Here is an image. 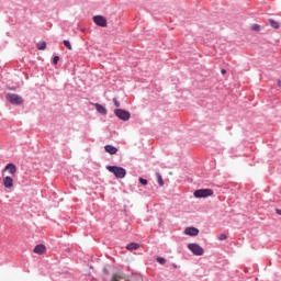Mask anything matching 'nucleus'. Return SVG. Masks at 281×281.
<instances>
[{
  "instance_id": "obj_1",
  "label": "nucleus",
  "mask_w": 281,
  "mask_h": 281,
  "mask_svg": "<svg viewBox=\"0 0 281 281\" xmlns=\"http://www.w3.org/2000/svg\"><path fill=\"white\" fill-rule=\"evenodd\" d=\"M106 170H109V172H112V175H114V177H116V179H124V177H126V169H124L122 167L108 166Z\"/></svg>"
},
{
  "instance_id": "obj_2",
  "label": "nucleus",
  "mask_w": 281,
  "mask_h": 281,
  "mask_svg": "<svg viewBox=\"0 0 281 281\" xmlns=\"http://www.w3.org/2000/svg\"><path fill=\"white\" fill-rule=\"evenodd\" d=\"M212 194H214L212 189H200L195 190L193 193L195 199H207V196H212Z\"/></svg>"
},
{
  "instance_id": "obj_3",
  "label": "nucleus",
  "mask_w": 281,
  "mask_h": 281,
  "mask_svg": "<svg viewBox=\"0 0 281 281\" xmlns=\"http://www.w3.org/2000/svg\"><path fill=\"white\" fill-rule=\"evenodd\" d=\"M188 249L193 252V256H203L205 250L199 244H189Z\"/></svg>"
},
{
  "instance_id": "obj_4",
  "label": "nucleus",
  "mask_w": 281,
  "mask_h": 281,
  "mask_svg": "<svg viewBox=\"0 0 281 281\" xmlns=\"http://www.w3.org/2000/svg\"><path fill=\"white\" fill-rule=\"evenodd\" d=\"M116 117H119V120H123V122H128V120H131V112L123 110V109H117L114 111Z\"/></svg>"
},
{
  "instance_id": "obj_5",
  "label": "nucleus",
  "mask_w": 281,
  "mask_h": 281,
  "mask_svg": "<svg viewBox=\"0 0 281 281\" xmlns=\"http://www.w3.org/2000/svg\"><path fill=\"white\" fill-rule=\"evenodd\" d=\"M7 100L10 104H23V98L19 94L9 93L7 94Z\"/></svg>"
},
{
  "instance_id": "obj_6",
  "label": "nucleus",
  "mask_w": 281,
  "mask_h": 281,
  "mask_svg": "<svg viewBox=\"0 0 281 281\" xmlns=\"http://www.w3.org/2000/svg\"><path fill=\"white\" fill-rule=\"evenodd\" d=\"M93 22L99 27H106V25H108L106 18H104L103 15H94L93 16Z\"/></svg>"
},
{
  "instance_id": "obj_7",
  "label": "nucleus",
  "mask_w": 281,
  "mask_h": 281,
  "mask_svg": "<svg viewBox=\"0 0 281 281\" xmlns=\"http://www.w3.org/2000/svg\"><path fill=\"white\" fill-rule=\"evenodd\" d=\"M34 254H37L38 256H43L45 254H47V247H45V245L40 244L37 246H35L34 248Z\"/></svg>"
},
{
  "instance_id": "obj_8",
  "label": "nucleus",
  "mask_w": 281,
  "mask_h": 281,
  "mask_svg": "<svg viewBox=\"0 0 281 281\" xmlns=\"http://www.w3.org/2000/svg\"><path fill=\"white\" fill-rule=\"evenodd\" d=\"M3 186L7 189L14 188V180L10 176H7L3 178Z\"/></svg>"
},
{
  "instance_id": "obj_9",
  "label": "nucleus",
  "mask_w": 281,
  "mask_h": 281,
  "mask_svg": "<svg viewBox=\"0 0 281 281\" xmlns=\"http://www.w3.org/2000/svg\"><path fill=\"white\" fill-rule=\"evenodd\" d=\"M184 234L187 236H199V228H196V227H187L184 229Z\"/></svg>"
},
{
  "instance_id": "obj_10",
  "label": "nucleus",
  "mask_w": 281,
  "mask_h": 281,
  "mask_svg": "<svg viewBox=\"0 0 281 281\" xmlns=\"http://www.w3.org/2000/svg\"><path fill=\"white\" fill-rule=\"evenodd\" d=\"M4 170L7 172H9V175H12V177H14V175H16V165L14 164H8L4 168Z\"/></svg>"
},
{
  "instance_id": "obj_11",
  "label": "nucleus",
  "mask_w": 281,
  "mask_h": 281,
  "mask_svg": "<svg viewBox=\"0 0 281 281\" xmlns=\"http://www.w3.org/2000/svg\"><path fill=\"white\" fill-rule=\"evenodd\" d=\"M111 281H128V278L124 273H116L112 276Z\"/></svg>"
},
{
  "instance_id": "obj_12",
  "label": "nucleus",
  "mask_w": 281,
  "mask_h": 281,
  "mask_svg": "<svg viewBox=\"0 0 281 281\" xmlns=\"http://www.w3.org/2000/svg\"><path fill=\"white\" fill-rule=\"evenodd\" d=\"M104 150H105V153H109V155L117 154V149L115 148V146H112V145H105Z\"/></svg>"
},
{
  "instance_id": "obj_13",
  "label": "nucleus",
  "mask_w": 281,
  "mask_h": 281,
  "mask_svg": "<svg viewBox=\"0 0 281 281\" xmlns=\"http://www.w3.org/2000/svg\"><path fill=\"white\" fill-rule=\"evenodd\" d=\"M95 110L101 114V115H106L108 111L106 108H104V105L100 104V103H95L94 104Z\"/></svg>"
},
{
  "instance_id": "obj_14",
  "label": "nucleus",
  "mask_w": 281,
  "mask_h": 281,
  "mask_svg": "<svg viewBox=\"0 0 281 281\" xmlns=\"http://www.w3.org/2000/svg\"><path fill=\"white\" fill-rule=\"evenodd\" d=\"M126 249H127L128 251H133V250H135V249H139V244H137V243H131V244H128V245L126 246Z\"/></svg>"
},
{
  "instance_id": "obj_15",
  "label": "nucleus",
  "mask_w": 281,
  "mask_h": 281,
  "mask_svg": "<svg viewBox=\"0 0 281 281\" xmlns=\"http://www.w3.org/2000/svg\"><path fill=\"white\" fill-rule=\"evenodd\" d=\"M269 23H270L271 27H274V30H280V22H278L276 20H269Z\"/></svg>"
},
{
  "instance_id": "obj_16",
  "label": "nucleus",
  "mask_w": 281,
  "mask_h": 281,
  "mask_svg": "<svg viewBox=\"0 0 281 281\" xmlns=\"http://www.w3.org/2000/svg\"><path fill=\"white\" fill-rule=\"evenodd\" d=\"M37 49H40V50L47 49V43H45V42L37 43Z\"/></svg>"
},
{
  "instance_id": "obj_17",
  "label": "nucleus",
  "mask_w": 281,
  "mask_h": 281,
  "mask_svg": "<svg viewBox=\"0 0 281 281\" xmlns=\"http://www.w3.org/2000/svg\"><path fill=\"white\" fill-rule=\"evenodd\" d=\"M158 183L160 187H164V178L161 177V173H156Z\"/></svg>"
},
{
  "instance_id": "obj_18",
  "label": "nucleus",
  "mask_w": 281,
  "mask_h": 281,
  "mask_svg": "<svg viewBox=\"0 0 281 281\" xmlns=\"http://www.w3.org/2000/svg\"><path fill=\"white\" fill-rule=\"evenodd\" d=\"M64 45H65V47H67V49H74V47L71 46V42H69L68 40H65L64 41Z\"/></svg>"
},
{
  "instance_id": "obj_19",
  "label": "nucleus",
  "mask_w": 281,
  "mask_h": 281,
  "mask_svg": "<svg viewBox=\"0 0 281 281\" xmlns=\"http://www.w3.org/2000/svg\"><path fill=\"white\" fill-rule=\"evenodd\" d=\"M251 30L252 32H260V24H252Z\"/></svg>"
},
{
  "instance_id": "obj_20",
  "label": "nucleus",
  "mask_w": 281,
  "mask_h": 281,
  "mask_svg": "<svg viewBox=\"0 0 281 281\" xmlns=\"http://www.w3.org/2000/svg\"><path fill=\"white\" fill-rule=\"evenodd\" d=\"M138 181H139V183H142V186H148V180H146L144 178H139Z\"/></svg>"
},
{
  "instance_id": "obj_21",
  "label": "nucleus",
  "mask_w": 281,
  "mask_h": 281,
  "mask_svg": "<svg viewBox=\"0 0 281 281\" xmlns=\"http://www.w3.org/2000/svg\"><path fill=\"white\" fill-rule=\"evenodd\" d=\"M157 262H159V265H166V259L161 258V257H158Z\"/></svg>"
},
{
  "instance_id": "obj_22",
  "label": "nucleus",
  "mask_w": 281,
  "mask_h": 281,
  "mask_svg": "<svg viewBox=\"0 0 281 281\" xmlns=\"http://www.w3.org/2000/svg\"><path fill=\"white\" fill-rule=\"evenodd\" d=\"M58 60H60V57L55 56V57L53 58V65H58Z\"/></svg>"
},
{
  "instance_id": "obj_23",
  "label": "nucleus",
  "mask_w": 281,
  "mask_h": 281,
  "mask_svg": "<svg viewBox=\"0 0 281 281\" xmlns=\"http://www.w3.org/2000/svg\"><path fill=\"white\" fill-rule=\"evenodd\" d=\"M218 240H227V235L221 234Z\"/></svg>"
},
{
  "instance_id": "obj_24",
  "label": "nucleus",
  "mask_w": 281,
  "mask_h": 281,
  "mask_svg": "<svg viewBox=\"0 0 281 281\" xmlns=\"http://www.w3.org/2000/svg\"><path fill=\"white\" fill-rule=\"evenodd\" d=\"M113 103L116 108H120V101H117V99H113Z\"/></svg>"
},
{
  "instance_id": "obj_25",
  "label": "nucleus",
  "mask_w": 281,
  "mask_h": 281,
  "mask_svg": "<svg viewBox=\"0 0 281 281\" xmlns=\"http://www.w3.org/2000/svg\"><path fill=\"white\" fill-rule=\"evenodd\" d=\"M221 74H222L223 76H225V74H227V70H226V69H222V70H221Z\"/></svg>"
},
{
  "instance_id": "obj_26",
  "label": "nucleus",
  "mask_w": 281,
  "mask_h": 281,
  "mask_svg": "<svg viewBox=\"0 0 281 281\" xmlns=\"http://www.w3.org/2000/svg\"><path fill=\"white\" fill-rule=\"evenodd\" d=\"M277 214H279V216H281V210L280 209H276Z\"/></svg>"
},
{
  "instance_id": "obj_27",
  "label": "nucleus",
  "mask_w": 281,
  "mask_h": 281,
  "mask_svg": "<svg viewBox=\"0 0 281 281\" xmlns=\"http://www.w3.org/2000/svg\"><path fill=\"white\" fill-rule=\"evenodd\" d=\"M279 87H281V81H279Z\"/></svg>"
}]
</instances>
